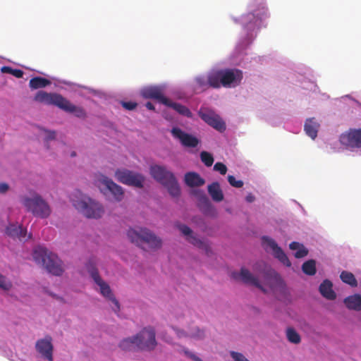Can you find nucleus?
Wrapping results in <instances>:
<instances>
[{"label":"nucleus","mask_w":361,"mask_h":361,"mask_svg":"<svg viewBox=\"0 0 361 361\" xmlns=\"http://www.w3.org/2000/svg\"><path fill=\"white\" fill-rule=\"evenodd\" d=\"M50 84V80L42 77H35L32 78L29 82L30 87L34 90L45 87Z\"/></svg>","instance_id":"obj_31"},{"label":"nucleus","mask_w":361,"mask_h":361,"mask_svg":"<svg viewBox=\"0 0 361 361\" xmlns=\"http://www.w3.org/2000/svg\"><path fill=\"white\" fill-rule=\"evenodd\" d=\"M340 142L343 145L350 147H361V128L350 129L340 136Z\"/></svg>","instance_id":"obj_13"},{"label":"nucleus","mask_w":361,"mask_h":361,"mask_svg":"<svg viewBox=\"0 0 361 361\" xmlns=\"http://www.w3.org/2000/svg\"><path fill=\"white\" fill-rule=\"evenodd\" d=\"M166 106L172 108L180 115L186 117L191 118L192 116L191 111L188 107L180 104L173 102L170 99H169V102H166Z\"/></svg>","instance_id":"obj_28"},{"label":"nucleus","mask_w":361,"mask_h":361,"mask_svg":"<svg viewBox=\"0 0 361 361\" xmlns=\"http://www.w3.org/2000/svg\"><path fill=\"white\" fill-rule=\"evenodd\" d=\"M45 132L47 133V136H46V141H49V140H54L55 139V137H56V133L55 131H51V130H45Z\"/></svg>","instance_id":"obj_45"},{"label":"nucleus","mask_w":361,"mask_h":361,"mask_svg":"<svg viewBox=\"0 0 361 361\" xmlns=\"http://www.w3.org/2000/svg\"><path fill=\"white\" fill-rule=\"evenodd\" d=\"M230 355L233 361H249L242 353L235 351H231Z\"/></svg>","instance_id":"obj_39"},{"label":"nucleus","mask_w":361,"mask_h":361,"mask_svg":"<svg viewBox=\"0 0 361 361\" xmlns=\"http://www.w3.org/2000/svg\"><path fill=\"white\" fill-rule=\"evenodd\" d=\"M116 179L123 184L142 188L145 181L144 176L138 173L127 169H118L115 172Z\"/></svg>","instance_id":"obj_9"},{"label":"nucleus","mask_w":361,"mask_h":361,"mask_svg":"<svg viewBox=\"0 0 361 361\" xmlns=\"http://www.w3.org/2000/svg\"><path fill=\"white\" fill-rule=\"evenodd\" d=\"M200 159H201V161L207 167L212 166V164L214 163L213 156L209 152H207L206 151H202L200 153Z\"/></svg>","instance_id":"obj_37"},{"label":"nucleus","mask_w":361,"mask_h":361,"mask_svg":"<svg viewBox=\"0 0 361 361\" xmlns=\"http://www.w3.org/2000/svg\"><path fill=\"white\" fill-rule=\"evenodd\" d=\"M1 71L4 73H8L17 78H21L23 76V71L20 69H14L9 66H3Z\"/></svg>","instance_id":"obj_36"},{"label":"nucleus","mask_w":361,"mask_h":361,"mask_svg":"<svg viewBox=\"0 0 361 361\" xmlns=\"http://www.w3.org/2000/svg\"><path fill=\"white\" fill-rule=\"evenodd\" d=\"M262 240L263 246L267 251L271 250L274 257L278 259L285 266L288 267L291 266V262L288 257L274 240L267 236H263Z\"/></svg>","instance_id":"obj_10"},{"label":"nucleus","mask_w":361,"mask_h":361,"mask_svg":"<svg viewBox=\"0 0 361 361\" xmlns=\"http://www.w3.org/2000/svg\"><path fill=\"white\" fill-rule=\"evenodd\" d=\"M137 348L139 350L152 351L157 345L156 332L152 326H146L135 335Z\"/></svg>","instance_id":"obj_8"},{"label":"nucleus","mask_w":361,"mask_h":361,"mask_svg":"<svg viewBox=\"0 0 361 361\" xmlns=\"http://www.w3.org/2000/svg\"><path fill=\"white\" fill-rule=\"evenodd\" d=\"M32 257L36 263L41 264L51 274L55 276L62 274L61 261L54 253L49 252L46 247L38 246L35 248Z\"/></svg>","instance_id":"obj_4"},{"label":"nucleus","mask_w":361,"mask_h":361,"mask_svg":"<svg viewBox=\"0 0 361 361\" xmlns=\"http://www.w3.org/2000/svg\"><path fill=\"white\" fill-rule=\"evenodd\" d=\"M208 192L214 201L221 202L224 200L222 190L217 182H214L208 185Z\"/></svg>","instance_id":"obj_26"},{"label":"nucleus","mask_w":361,"mask_h":361,"mask_svg":"<svg viewBox=\"0 0 361 361\" xmlns=\"http://www.w3.org/2000/svg\"><path fill=\"white\" fill-rule=\"evenodd\" d=\"M183 352L187 357H190L193 361H202V359L195 355L194 353L190 352L188 349H184Z\"/></svg>","instance_id":"obj_43"},{"label":"nucleus","mask_w":361,"mask_h":361,"mask_svg":"<svg viewBox=\"0 0 361 361\" xmlns=\"http://www.w3.org/2000/svg\"><path fill=\"white\" fill-rule=\"evenodd\" d=\"M34 100L44 104L56 106L66 112L73 113L78 118H85L86 116L82 108L75 106L57 93H48L40 90L36 93Z\"/></svg>","instance_id":"obj_2"},{"label":"nucleus","mask_w":361,"mask_h":361,"mask_svg":"<svg viewBox=\"0 0 361 361\" xmlns=\"http://www.w3.org/2000/svg\"><path fill=\"white\" fill-rule=\"evenodd\" d=\"M184 181L190 187H200L204 184V180L196 172H188L185 174Z\"/></svg>","instance_id":"obj_20"},{"label":"nucleus","mask_w":361,"mask_h":361,"mask_svg":"<svg viewBox=\"0 0 361 361\" xmlns=\"http://www.w3.org/2000/svg\"><path fill=\"white\" fill-rule=\"evenodd\" d=\"M71 156H72V157H75V152H73L71 154Z\"/></svg>","instance_id":"obj_51"},{"label":"nucleus","mask_w":361,"mask_h":361,"mask_svg":"<svg viewBox=\"0 0 361 361\" xmlns=\"http://www.w3.org/2000/svg\"><path fill=\"white\" fill-rule=\"evenodd\" d=\"M340 277L343 283H347L352 287H356L357 286V281L355 276L350 272L343 271L341 272Z\"/></svg>","instance_id":"obj_33"},{"label":"nucleus","mask_w":361,"mask_h":361,"mask_svg":"<svg viewBox=\"0 0 361 361\" xmlns=\"http://www.w3.org/2000/svg\"><path fill=\"white\" fill-rule=\"evenodd\" d=\"M214 170L219 171L221 175H225L228 169L224 164L221 162H216L214 166Z\"/></svg>","instance_id":"obj_40"},{"label":"nucleus","mask_w":361,"mask_h":361,"mask_svg":"<svg viewBox=\"0 0 361 361\" xmlns=\"http://www.w3.org/2000/svg\"><path fill=\"white\" fill-rule=\"evenodd\" d=\"M99 181L104 186H105V188L111 192L115 201L121 202L123 199L124 191L122 187L117 185L111 179L104 176L101 177Z\"/></svg>","instance_id":"obj_16"},{"label":"nucleus","mask_w":361,"mask_h":361,"mask_svg":"<svg viewBox=\"0 0 361 361\" xmlns=\"http://www.w3.org/2000/svg\"><path fill=\"white\" fill-rule=\"evenodd\" d=\"M263 276L266 281L271 279H275L276 281L280 279V276L276 272V271L267 265L264 266Z\"/></svg>","instance_id":"obj_35"},{"label":"nucleus","mask_w":361,"mask_h":361,"mask_svg":"<svg viewBox=\"0 0 361 361\" xmlns=\"http://www.w3.org/2000/svg\"><path fill=\"white\" fill-rule=\"evenodd\" d=\"M145 106L149 109V110H154V106L153 105V104L150 102H148L146 103L145 104Z\"/></svg>","instance_id":"obj_49"},{"label":"nucleus","mask_w":361,"mask_h":361,"mask_svg":"<svg viewBox=\"0 0 361 361\" xmlns=\"http://www.w3.org/2000/svg\"><path fill=\"white\" fill-rule=\"evenodd\" d=\"M210 87L207 75H200L195 78V90L204 92Z\"/></svg>","instance_id":"obj_29"},{"label":"nucleus","mask_w":361,"mask_h":361,"mask_svg":"<svg viewBox=\"0 0 361 361\" xmlns=\"http://www.w3.org/2000/svg\"><path fill=\"white\" fill-rule=\"evenodd\" d=\"M346 307L351 310L361 311V295L354 294L344 299Z\"/></svg>","instance_id":"obj_21"},{"label":"nucleus","mask_w":361,"mask_h":361,"mask_svg":"<svg viewBox=\"0 0 361 361\" xmlns=\"http://www.w3.org/2000/svg\"><path fill=\"white\" fill-rule=\"evenodd\" d=\"M302 271L309 276H313L316 274V262L314 259H309L303 263L302 266Z\"/></svg>","instance_id":"obj_32"},{"label":"nucleus","mask_w":361,"mask_h":361,"mask_svg":"<svg viewBox=\"0 0 361 361\" xmlns=\"http://www.w3.org/2000/svg\"><path fill=\"white\" fill-rule=\"evenodd\" d=\"M173 329L176 331L178 338L190 337L200 339L202 338L204 336V331L200 329L198 327H195L194 329H191L188 331H185L177 328Z\"/></svg>","instance_id":"obj_25"},{"label":"nucleus","mask_w":361,"mask_h":361,"mask_svg":"<svg viewBox=\"0 0 361 361\" xmlns=\"http://www.w3.org/2000/svg\"><path fill=\"white\" fill-rule=\"evenodd\" d=\"M199 116L208 125L222 133L226 130V124L214 111L207 109H200L198 112Z\"/></svg>","instance_id":"obj_11"},{"label":"nucleus","mask_w":361,"mask_h":361,"mask_svg":"<svg viewBox=\"0 0 361 361\" xmlns=\"http://www.w3.org/2000/svg\"><path fill=\"white\" fill-rule=\"evenodd\" d=\"M333 284L328 280H324L319 286V292L323 297L328 300H334L336 298L335 292L332 289Z\"/></svg>","instance_id":"obj_24"},{"label":"nucleus","mask_w":361,"mask_h":361,"mask_svg":"<svg viewBox=\"0 0 361 361\" xmlns=\"http://www.w3.org/2000/svg\"><path fill=\"white\" fill-rule=\"evenodd\" d=\"M142 95L146 99H154L160 103L166 105L169 102V99L163 95L162 91L157 87H150L142 90Z\"/></svg>","instance_id":"obj_19"},{"label":"nucleus","mask_w":361,"mask_h":361,"mask_svg":"<svg viewBox=\"0 0 361 361\" xmlns=\"http://www.w3.org/2000/svg\"><path fill=\"white\" fill-rule=\"evenodd\" d=\"M178 230L186 237L187 240L195 246L205 250L207 254L209 253V247L207 243L194 235L190 227L185 224H177Z\"/></svg>","instance_id":"obj_14"},{"label":"nucleus","mask_w":361,"mask_h":361,"mask_svg":"<svg viewBox=\"0 0 361 361\" xmlns=\"http://www.w3.org/2000/svg\"><path fill=\"white\" fill-rule=\"evenodd\" d=\"M245 200L247 202H252L255 201V196L252 194V193H249L246 197H245Z\"/></svg>","instance_id":"obj_48"},{"label":"nucleus","mask_w":361,"mask_h":361,"mask_svg":"<svg viewBox=\"0 0 361 361\" xmlns=\"http://www.w3.org/2000/svg\"><path fill=\"white\" fill-rule=\"evenodd\" d=\"M127 235L132 243L139 246L142 243H146L152 249H158L161 246V240L146 228H130Z\"/></svg>","instance_id":"obj_6"},{"label":"nucleus","mask_w":361,"mask_h":361,"mask_svg":"<svg viewBox=\"0 0 361 361\" xmlns=\"http://www.w3.org/2000/svg\"><path fill=\"white\" fill-rule=\"evenodd\" d=\"M26 230H25L21 226L16 224H9L6 229V233L12 238H17L20 240H23L26 236Z\"/></svg>","instance_id":"obj_23"},{"label":"nucleus","mask_w":361,"mask_h":361,"mask_svg":"<svg viewBox=\"0 0 361 361\" xmlns=\"http://www.w3.org/2000/svg\"><path fill=\"white\" fill-rule=\"evenodd\" d=\"M119 347L124 351L138 350L135 336L123 338L119 343Z\"/></svg>","instance_id":"obj_27"},{"label":"nucleus","mask_w":361,"mask_h":361,"mask_svg":"<svg viewBox=\"0 0 361 361\" xmlns=\"http://www.w3.org/2000/svg\"><path fill=\"white\" fill-rule=\"evenodd\" d=\"M319 123L315 121L314 118H310L306 120L304 129L306 134L312 139H315L317 136Z\"/></svg>","instance_id":"obj_22"},{"label":"nucleus","mask_w":361,"mask_h":361,"mask_svg":"<svg viewBox=\"0 0 361 361\" xmlns=\"http://www.w3.org/2000/svg\"><path fill=\"white\" fill-rule=\"evenodd\" d=\"M51 341V337L47 336L44 338L38 340L35 345L37 352L49 361H53L54 347Z\"/></svg>","instance_id":"obj_15"},{"label":"nucleus","mask_w":361,"mask_h":361,"mask_svg":"<svg viewBox=\"0 0 361 361\" xmlns=\"http://www.w3.org/2000/svg\"><path fill=\"white\" fill-rule=\"evenodd\" d=\"M9 189V185L6 183H0V193L3 194L6 192Z\"/></svg>","instance_id":"obj_46"},{"label":"nucleus","mask_w":361,"mask_h":361,"mask_svg":"<svg viewBox=\"0 0 361 361\" xmlns=\"http://www.w3.org/2000/svg\"><path fill=\"white\" fill-rule=\"evenodd\" d=\"M11 287V283L7 281L5 276L0 274V288L4 290H9Z\"/></svg>","instance_id":"obj_41"},{"label":"nucleus","mask_w":361,"mask_h":361,"mask_svg":"<svg viewBox=\"0 0 361 361\" xmlns=\"http://www.w3.org/2000/svg\"><path fill=\"white\" fill-rule=\"evenodd\" d=\"M87 269L94 283L99 287L100 293L114 304L115 308H113V310L118 312L120 310V304L112 293L109 284L101 278L97 269L94 266L89 264Z\"/></svg>","instance_id":"obj_7"},{"label":"nucleus","mask_w":361,"mask_h":361,"mask_svg":"<svg viewBox=\"0 0 361 361\" xmlns=\"http://www.w3.org/2000/svg\"><path fill=\"white\" fill-rule=\"evenodd\" d=\"M286 336L288 340L295 344L300 342L301 338L298 333L293 328H288L286 330Z\"/></svg>","instance_id":"obj_34"},{"label":"nucleus","mask_w":361,"mask_h":361,"mask_svg":"<svg viewBox=\"0 0 361 361\" xmlns=\"http://www.w3.org/2000/svg\"><path fill=\"white\" fill-rule=\"evenodd\" d=\"M228 181L230 185L234 188H240L243 186V182L240 180H237L233 176L229 175L228 176Z\"/></svg>","instance_id":"obj_38"},{"label":"nucleus","mask_w":361,"mask_h":361,"mask_svg":"<svg viewBox=\"0 0 361 361\" xmlns=\"http://www.w3.org/2000/svg\"><path fill=\"white\" fill-rule=\"evenodd\" d=\"M262 14L263 16H267V9H266L264 7H263V8H262Z\"/></svg>","instance_id":"obj_50"},{"label":"nucleus","mask_w":361,"mask_h":361,"mask_svg":"<svg viewBox=\"0 0 361 361\" xmlns=\"http://www.w3.org/2000/svg\"><path fill=\"white\" fill-rule=\"evenodd\" d=\"M209 86L212 88H219L221 86V70L213 71L207 75Z\"/></svg>","instance_id":"obj_30"},{"label":"nucleus","mask_w":361,"mask_h":361,"mask_svg":"<svg viewBox=\"0 0 361 361\" xmlns=\"http://www.w3.org/2000/svg\"><path fill=\"white\" fill-rule=\"evenodd\" d=\"M122 106L128 110H133L137 106V103L132 102H123Z\"/></svg>","instance_id":"obj_44"},{"label":"nucleus","mask_w":361,"mask_h":361,"mask_svg":"<svg viewBox=\"0 0 361 361\" xmlns=\"http://www.w3.org/2000/svg\"><path fill=\"white\" fill-rule=\"evenodd\" d=\"M20 201L26 210L37 217L46 219L51 214L49 205L37 193H34L31 197L22 196Z\"/></svg>","instance_id":"obj_5"},{"label":"nucleus","mask_w":361,"mask_h":361,"mask_svg":"<svg viewBox=\"0 0 361 361\" xmlns=\"http://www.w3.org/2000/svg\"><path fill=\"white\" fill-rule=\"evenodd\" d=\"M308 250L302 245L301 247L295 252V257L296 258H302L307 256Z\"/></svg>","instance_id":"obj_42"},{"label":"nucleus","mask_w":361,"mask_h":361,"mask_svg":"<svg viewBox=\"0 0 361 361\" xmlns=\"http://www.w3.org/2000/svg\"><path fill=\"white\" fill-rule=\"evenodd\" d=\"M171 134L174 137L178 138L185 147H195L199 144V140L196 137L183 131L178 128H173Z\"/></svg>","instance_id":"obj_18"},{"label":"nucleus","mask_w":361,"mask_h":361,"mask_svg":"<svg viewBox=\"0 0 361 361\" xmlns=\"http://www.w3.org/2000/svg\"><path fill=\"white\" fill-rule=\"evenodd\" d=\"M221 72V85L225 87H235L243 79V72L238 69H224Z\"/></svg>","instance_id":"obj_12"},{"label":"nucleus","mask_w":361,"mask_h":361,"mask_svg":"<svg viewBox=\"0 0 361 361\" xmlns=\"http://www.w3.org/2000/svg\"><path fill=\"white\" fill-rule=\"evenodd\" d=\"M149 173L152 177L164 185L170 195L178 197L180 195V188L178 181L171 171L166 166L161 165H152L150 166Z\"/></svg>","instance_id":"obj_3"},{"label":"nucleus","mask_w":361,"mask_h":361,"mask_svg":"<svg viewBox=\"0 0 361 361\" xmlns=\"http://www.w3.org/2000/svg\"><path fill=\"white\" fill-rule=\"evenodd\" d=\"M74 207L88 219H99L104 214L103 205L98 201L76 190L71 196Z\"/></svg>","instance_id":"obj_1"},{"label":"nucleus","mask_w":361,"mask_h":361,"mask_svg":"<svg viewBox=\"0 0 361 361\" xmlns=\"http://www.w3.org/2000/svg\"><path fill=\"white\" fill-rule=\"evenodd\" d=\"M231 276L235 279H240L244 283L254 286L265 292V290L260 284L258 279L254 276L250 271L245 268H241L240 273L236 271L232 272Z\"/></svg>","instance_id":"obj_17"},{"label":"nucleus","mask_w":361,"mask_h":361,"mask_svg":"<svg viewBox=\"0 0 361 361\" xmlns=\"http://www.w3.org/2000/svg\"><path fill=\"white\" fill-rule=\"evenodd\" d=\"M302 245H300L299 243L297 242H292L289 245V247L292 250H298Z\"/></svg>","instance_id":"obj_47"}]
</instances>
